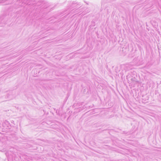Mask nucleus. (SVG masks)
<instances>
[{"label": "nucleus", "instance_id": "1", "mask_svg": "<svg viewBox=\"0 0 161 161\" xmlns=\"http://www.w3.org/2000/svg\"><path fill=\"white\" fill-rule=\"evenodd\" d=\"M15 92H10L7 94L6 97V99H9L10 100H11L15 98Z\"/></svg>", "mask_w": 161, "mask_h": 161}, {"label": "nucleus", "instance_id": "2", "mask_svg": "<svg viewBox=\"0 0 161 161\" xmlns=\"http://www.w3.org/2000/svg\"><path fill=\"white\" fill-rule=\"evenodd\" d=\"M12 2V0H0V3H3L4 5L11 4Z\"/></svg>", "mask_w": 161, "mask_h": 161}, {"label": "nucleus", "instance_id": "3", "mask_svg": "<svg viewBox=\"0 0 161 161\" xmlns=\"http://www.w3.org/2000/svg\"><path fill=\"white\" fill-rule=\"evenodd\" d=\"M25 1V0H19V2H20V3H22V4H20V5L21 6H23V5H22V4L24 3V1Z\"/></svg>", "mask_w": 161, "mask_h": 161}, {"label": "nucleus", "instance_id": "4", "mask_svg": "<svg viewBox=\"0 0 161 161\" xmlns=\"http://www.w3.org/2000/svg\"><path fill=\"white\" fill-rule=\"evenodd\" d=\"M144 97L142 96V100H143V102L145 103H147V100H148V98H147V100L146 99H145V98H144Z\"/></svg>", "mask_w": 161, "mask_h": 161}, {"label": "nucleus", "instance_id": "5", "mask_svg": "<svg viewBox=\"0 0 161 161\" xmlns=\"http://www.w3.org/2000/svg\"><path fill=\"white\" fill-rule=\"evenodd\" d=\"M41 7H42V8H47V6H43V5H42V6H41Z\"/></svg>", "mask_w": 161, "mask_h": 161}, {"label": "nucleus", "instance_id": "6", "mask_svg": "<svg viewBox=\"0 0 161 161\" xmlns=\"http://www.w3.org/2000/svg\"><path fill=\"white\" fill-rule=\"evenodd\" d=\"M44 3H45L43 1H42V4H43V3L44 4Z\"/></svg>", "mask_w": 161, "mask_h": 161}, {"label": "nucleus", "instance_id": "7", "mask_svg": "<svg viewBox=\"0 0 161 161\" xmlns=\"http://www.w3.org/2000/svg\"><path fill=\"white\" fill-rule=\"evenodd\" d=\"M57 110L56 111V113H58V112H57Z\"/></svg>", "mask_w": 161, "mask_h": 161}, {"label": "nucleus", "instance_id": "8", "mask_svg": "<svg viewBox=\"0 0 161 161\" xmlns=\"http://www.w3.org/2000/svg\"><path fill=\"white\" fill-rule=\"evenodd\" d=\"M57 110L56 111V113H58V112H57Z\"/></svg>", "mask_w": 161, "mask_h": 161}]
</instances>
